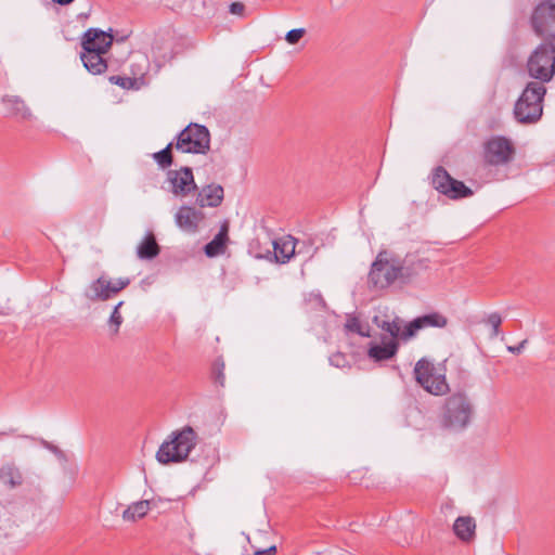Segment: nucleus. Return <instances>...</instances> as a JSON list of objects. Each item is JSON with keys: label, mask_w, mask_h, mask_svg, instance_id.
<instances>
[{"label": "nucleus", "mask_w": 555, "mask_h": 555, "mask_svg": "<svg viewBox=\"0 0 555 555\" xmlns=\"http://www.w3.org/2000/svg\"><path fill=\"white\" fill-rule=\"evenodd\" d=\"M197 434L191 426L171 433L156 452V460L160 464L180 463L188 459L196 446Z\"/></svg>", "instance_id": "f257e3e1"}, {"label": "nucleus", "mask_w": 555, "mask_h": 555, "mask_svg": "<svg viewBox=\"0 0 555 555\" xmlns=\"http://www.w3.org/2000/svg\"><path fill=\"white\" fill-rule=\"evenodd\" d=\"M474 415V405L464 392H457L449 396L443 404L440 424L443 428L451 431H461L472 422Z\"/></svg>", "instance_id": "f03ea898"}, {"label": "nucleus", "mask_w": 555, "mask_h": 555, "mask_svg": "<svg viewBox=\"0 0 555 555\" xmlns=\"http://www.w3.org/2000/svg\"><path fill=\"white\" fill-rule=\"evenodd\" d=\"M546 88L541 82L530 81L514 106L515 119L520 124H534L543 113Z\"/></svg>", "instance_id": "7ed1b4c3"}, {"label": "nucleus", "mask_w": 555, "mask_h": 555, "mask_svg": "<svg viewBox=\"0 0 555 555\" xmlns=\"http://www.w3.org/2000/svg\"><path fill=\"white\" fill-rule=\"evenodd\" d=\"M398 256L387 250L379 251L371 266L369 283L375 288L384 289L389 287L399 278Z\"/></svg>", "instance_id": "20e7f679"}, {"label": "nucleus", "mask_w": 555, "mask_h": 555, "mask_svg": "<svg viewBox=\"0 0 555 555\" xmlns=\"http://www.w3.org/2000/svg\"><path fill=\"white\" fill-rule=\"evenodd\" d=\"M527 70L538 82H548L555 74V46L541 43L529 56Z\"/></svg>", "instance_id": "39448f33"}, {"label": "nucleus", "mask_w": 555, "mask_h": 555, "mask_svg": "<svg viewBox=\"0 0 555 555\" xmlns=\"http://www.w3.org/2000/svg\"><path fill=\"white\" fill-rule=\"evenodd\" d=\"M175 147L181 153L206 154L210 149L209 130L191 122L176 137Z\"/></svg>", "instance_id": "423d86ee"}, {"label": "nucleus", "mask_w": 555, "mask_h": 555, "mask_svg": "<svg viewBox=\"0 0 555 555\" xmlns=\"http://www.w3.org/2000/svg\"><path fill=\"white\" fill-rule=\"evenodd\" d=\"M414 376L416 382L431 395L441 396L449 390L444 374L426 359L416 362Z\"/></svg>", "instance_id": "0eeeda50"}, {"label": "nucleus", "mask_w": 555, "mask_h": 555, "mask_svg": "<svg viewBox=\"0 0 555 555\" xmlns=\"http://www.w3.org/2000/svg\"><path fill=\"white\" fill-rule=\"evenodd\" d=\"M431 185L440 194L454 201L473 195L472 189L466 186L462 181L452 178L442 166H438L433 170Z\"/></svg>", "instance_id": "6e6552de"}, {"label": "nucleus", "mask_w": 555, "mask_h": 555, "mask_svg": "<svg viewBox=\"0 0 555 555\" xmlns=\"http://www.w3.org/2000/svg\"><path fill=\"white\" fill-rule=\"evenodd\" d=\"M129 284V278L111 280L105 275H101L88 286L85 296L91 301H106L125 289Z\"/></svg>", "instance_id": "1a4fd4ad"}, {"label": "nucleus", "mask_w": 555, "mask_h": 555, "mask_svg": "<svg viewBox=\"0 0 555 555\" xmlns=\"http://www.w3.org/2000/svg\"><path fill=\"white\" fill-rule=\"evenodd\" d=\"M531 24L537 35L555 40V3H539L532 13Z\"/></svg>", "instance_id": "9d476101"}, {"label": "nucleus", "mask_w": 555, "mask_h": 555, "mask_svg": "<svg viewBox=\"0 0 555 555\" xmlns=\"http://www.w3.org/2000/svg\"><path fill=\"white\" fill-rule=\"evenodd\" d=\"M514 153V146L504 137H493L485 144V160L492 166L508 164L513 159Z\"/></svg>", "instance_id": "9b49d317"}, {"label": "nucleus", "mask_w": 555, "mask_h": 555, "mask_svg": "<svg viewBox=\"0 0 555 555\" xmlns=\"http://www.w3.org/2000/svg\"><path fill=\"white\" fill-rule=\"evenodd\" d=\"M166 176L167 182L170 184V192L176 196L184 197L197 190L193 171L190 167L168 170Z\"/></svg>", "instance_id": "f8f14e48"}, {"label": "nucleus", "mask_w": 555, "mask_h": 555, "mask_svg": "<svg viewBox=\"0 0 555 555\" xmlns=\"http://www.w3.org/2000/svg\"><path fill=\"white\" fill-rule=\"evenodd\" d=\"M398 262L400 282L404 284L429 268V260L415 253L406 254L402 259L398 257Z\"/></svg>", "instance_id": "ddd939ff"}, {"label": "nucleus", "mask_w": 555, "mask_h": 555, "mask_svg": "<svg viewBox=\"0 0 555 555\" xmlns=\"http://www.w3.org/2000/svg\"><path fill=\"white\" fill-rule=\"evenodd\" d=\"M113 35L99 28H89L81 40L82 52L107 53L113 43Z\"/></svg>", "instance_id": "4468645a"}, {"label": "nucleus", "mask_w": 555, "mask_h": 555, "mask_svg": "<svg viewBox=\"0 0 555 555\" xmlns=\"http://www.w3.org/2000/svg\"><path fill=\"white\" fill-rule=\"evenodd\" d=\"M448 325V318L440 312H430L415 318L409 322L402 331L401 338L409 339L413 337L418 331L426 327L443 328Z\"/></svg>", "instance_id": "2eb2a0df"}, {"label": "nucleus", "mask_w": 555, "mask_h": 555, "mask_svg": "<svg viewBox=\"0 0 555 555\" xmlns=\"http://www.w3.org/2000/svg\"><path fill=\"white\" fill-rule=\"evenodd\" d=\"M204 219L205 215L203 211L186 205L181 206L175 215L177 227L189 234H195Z\"/></svg>", "instance_id": "dca6fc26"}, {"label": "nucleus", "mask_w": 555, "mask_h": 555, "mask_svg": "<svg viewBox=\"0 0 555 555\" xmlns=\"http://www.w3.org/2000/svg\"><path fill=\"white\" fill-rule=\"evenodd\" d=\"M1 103L7 111V117L18 121H28L34 118L31 109L18 95L5 94L1 98Z\"/></svg>", "instance_id": "f3484780"}, {"label": "nucleus", "mask_w": 555, "mask_h": 555, "mask_svg": "<svg viewBox=\"0 0 555 555\" xmlns=\"http://www.w3.org/2000/svg\"><path fill=\"white\" fill-rule=\"evenodd\" d=\"M399 349V344L395 339H383L382 344L371 343L367 349V356L374 362H382L392 359Z\"/></svg>", "instance_id": "a211bd4d"}, {"label": "nucleus", "mask_w": 555, "mask_h": 555, "mask_svg": "<svg viewBox=\"0 0 555 555\" xmlns=\"http://www.w3.org/2000/svg\"><path fill=\"white\" fill-rule=\"evenodd\" d=\"M223 197V188L220 184L211 183L198 191L196 204L199 207H218L222 203Z\"/></svg>", "instance_id": "6ab92c4d"}, {"label": "nucleus", "mask_w": 555, "mask_h": 555, "mask_svg": "<svg viewBox=\"0 0 555 555\" xmlns=\"http://www.w3.org/2000/svg\"><path fill=\"white\" fill-rule=\"evenodd\" d=\"M275 260L287 263L296 253L297 240L292 235H285L272 242Z\"/></svg>", "instance_id": "aec40b11"}, {"label": "nucleus", "mask_w": 555, "mask_h": 555, "mask_svg": "<svg viewBox=\"0 0 555 555\" xmlns=\"http://www.w3.org/2000/svg\"><path fill=\"white\" fill-rule=\"evenodd\" d=\"M24 483V476L14 463H7L0 467V485L13 490Z\"/></svg>", "instance_id": "412c9836"}, {"label": "nucleus", "mask_w": 555, "mask_h": 555, "mask_svg": "<svg viewBox=\"0 0 555 555\" xmlns=\"http://www.w3.org/2000/svg\"><path fill=\"white\" fill-rule=\"evenodd\" d=\"M453 531L461 541L468 543L476 537V521L472 516H460L453 524Z\"/></svg>", "instance_id": "4be33fe9"}, {"label": "nucleus", "mask_w": 555, "mask_h": 555, "mask_svg": "<svg viewBox=\"0 0 555 555\" xmlns=\"http://www.w3.org/2000/svg\"><path fill=\"white\" fill-rule=\"evenodd\" d=\"M105 53L94 55L91 52H81L80 59L85 68L92 75H100L107 69V62L103 57Z\"/></svg>", "instance_id": "5701e85b"}, {"label": "nucleus", "mask_w": 555, "mask_h": 555, "mask_svg": "<svg viewBox=\"0 0 555 555\" xmlns=\"http://www.w3.org/2000/svg\"><path fill=\"white\" fill-rule=\"evenodd\" d=\"M159 254V246L155 236L149 233L137 248V255L142 260H151Z\"/></svg>", "instance_id": "b1692460"}, {"label": "nucleus", "mask_w": 555, "mask_h": 555, "mask_svg": "<svg viewBox=\"0 0 555 555\" xmlns=\"http://www.w3.org/2000/svg\"><path fill=\"white\" fill-rule=\"evenodd\" d=\"M150 511V501L142 500L129 505L122 513V518L126 521H135L144 517Z\"/></svg>", "instance_id": "393cba45"}, {"label": "nucleus", "mask_w": 555, "mask_h": 555, "mask_svg": "<svg viewBox=\"0 0 555 555\" xmlns=\"http://www.w3.org/2000/svg\"><path fill=\"white\" fill-rule=\"evenodd\" d=\"M228 237V224L224 223L219 233L214 237L211 242L206 244L205 246V254L208 257H214L219 255L222 251V248L224 246L225 240Z\"/></svg>", "instance_id": "a878e982"}, {"label": "nucleus", "mask_w": 555, "mask_h": 555, "mask_svg": "<svg viewBox=\"0 0 555 555\" xmlns=\"http://www.w3.org/2000/svg\"><path fill=\"white\" fill-rule=\"evenodd\" d=\"M175 146L173 142H170L160 150L159 152H156L152 155L153 159L156 162V164L162 169H166L170 167L173 163V156H172V147Z\"/></svg>", "instance_id": "bb28decb"}, {"label": "nucleus", "mask_w": 555, "mask_h": 555, "mask_svg": "<svg viewBox=\"0 0 555 555\" xmlns=\"http://www.w3.org/2000/svg\"><path fill=\"white\" fill-rule=\"evenodd\" d=\"M374 322L376 323V325L379 328H382L383 331L389 333V335H390L389 339L397 340V337L400 334L402 335V332H401L402 321L399 318H396L392 321H379L378 317H375L374 318Z\"/></svg>", "instance_id": "cd10ccee"}, {"label": "nucleus", "mask_w": 555, "mask_h": 555, "mask_svg": "<svg viewBox=\"0 0 555 555\" xmlns=\"http://www.w3.org/2000/svg\"><path fill=\"white\" fill-rule=\"evenodd\" d=\"M345 328L347 332L356 333L362 337L371 336L369 325L364 326L357 317L348 318Z\"/></svg>", "instance_id": "c85d7f7f"}, {"label": "nucleus", "mask_w": 555, "mask_h": 555, "mask_svg": "<svg viewBox=\"0 0 555 555\" xmlns=\"http://www.w3.org/2000/svg\"><path fill=\"white\" fill-rule=\"evenodd\" d=\"M305 302L310 310L321 311L326 309V302L319 292L309 293L305 298Z\"/></svg>", "instance_id": "c756f323"}, {"label": "nucleus", "mask_w": 555, "mask_h": 555, "mask_svg": "<svg viewBox=\"0 0 555 555\" xmlns=\"http://www.w3.org/2000/svg\"><path fill=\"white\" fill-rule=\"evenodd\" d=\"M124 301H119L115 307L114 310L109 317L108 323L111 326H114V333H117L119 330V326L122 323V317L119 312V309L122 307Z\"/></svg>", "instance_id": "7c9ffc66"}, {"label": "nucleus", "mask_w": 555, "mask_h": 555, "mask_svg": "<svg viewBox=\"0 0 555 555\" xmlns=\"http://www.w3.org/2000/svg\"><path fill=\"white\" fill-rule=\"evenodd\" d=\"M486 323L491 326V337H496L500 333V325L502 324V318L498 312H492L488 315Z\"/></svg>", "instance_id": "2f4dec72"}, {"label": "nucleus", "mask_w": 555, "mask_h": 555, "mask_svg": "<svg viewBox=\"0 0 555 555\" xmlns=\"http://www.w3.org/2000/svg\"><path fill=\"white\" fill-rule=\"evenodd\" d=\"M214 379H215V383H217L221 387L224 386L225 376H224V363H223V361H217L215 363Z\"/></svg>", "instance_id": "473e14b6"}, {"label": "nucleus", "mask_w": 555, "mask_h": 555, "mask_svg": "<svg viewBox=\"0 0 555 555\" xmlns=\"http://www.w3.org/2000/svg\"><path fill=\"white\" fill-rule=\"evenodd\" d=\"M304 28H295L287 31L285 39L289 44H296L305 35Z\"/></svg>", "instance_id": "72a5a7b5"}, {"label": "nucleus", "mask_w": 555, "mask_h": 555, "mask_svg": "<svg viewBox=\"0 0 555 555\" xmlns=\"http://www.w3.org/2000/svg\"><path fill=\"white\" fill-rule=\"evenodd\" d=\"M328 361H330V364L335 367H345L347 364V359H346L345 354H343L340 352H336V353L332 354L328 358Z\"/></svg>", "instance_id": "f704fd0d"}, {"label": "nucleus", "mask_w": 555, "mask_h": 555, "mask_svg": "<svg viewBox=\"0 0 555 555\" xmlns=\"http://www.w3.org/2000/svg\"><path fill=\"white\" fill-rule=\"evenodd\" d=\"M109 81L113 85L119 86L121 88H129L132 86L133 81L129 77H122V76H111Z\"/></svg>", "instance_id": "c9c22d12"}, {"label": "nucleus", "mask_w": 555, "mask_h": 555, "mask_svg": "<svg viewBox=\"0 0 555 555\" xmlns=\"http://www.w3.org/2000/svg\"><path fill=\"white\" fill-rule=\"evenodd\" d=\"M245 10V5L242 2H233L230 4V12L235 15H242Z\"/></svg>", "instance_id": "e433bc0d"}, {"label": "nucleus", "mask_w": 555, "mask_h": 555, "mask_svg": "<svg viewBox=\"0 0 555 555\" xmlns=\"http://www.w3.org/2000/svg\"><path fill=\"white\" fill-rule=\"evenodd\" d=\"M527 339H524L522 341H520L517 346H508L507 347V350L512 353H520L522 351V349L525 348L526 344H527Z\"/></svg>", "instance_id": "4c0bfd02"}, {"label": "nucleus", "mask_w": 555, "mask_h": 555, "mask_svg": "<svg viewBox=\"0 0 555 555\" xmlns=\"http://www.w3.org/2000/svg\"><path fill=\"white\" fill-rule=\"evenodd\" d=\"M276 547L274 545L266 548V550H259L256 551L254 555H275Z\"/></svg>", "instance_id": "58836bf2"}, {"label": "nucleus", "mask_w": 555, "mask_h": 555, "mask_svg": "<svg viewBox=\"0 0 555 555\" xmlns=\"http://www.w3.org/2000/svg\"><path fill=\"white\" fill-rule=\"evenodd\" d=\"M42 446L55 454L61 453L60 449L56 446H54L46 440H42Z\"/></svg>", "instance_id": "ea45409f"}, {"label": "nucleus", "mask_w": 555, "mask_h": 555, "mask_svg": "<svg viewBox=\"0 0 555 555\" xmlns=\"http://www.w3.org/2000/svg\"><path fill=\"white\" fill-rule=\"evenodd\" d=\"M52 1L60 5H67L69 3H72L74 0H52Z\"/></svg>", "instance_id": "a19ab883"}]
</instances>
